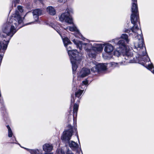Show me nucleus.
<instances>
[{"label":"nucleus","mask_w":154,"mask_h":154,"mask_svg":"<svg viewBox=\"0 0 154 154\" xmlns=\"http://www.w3.org/2000/svg\"><path fill=\"white\" fill-rule=\"evenodd\" d=\"M132 5L131 8L132 13L131 15V23L134 26L131 29L133 34V37L135 38V42L134 43L135 50H141L143 49V51L145 53L146 48L144 47V42L143 37L140 34H138L139 32L141 31L137 25L139 23V17L137 3V0H132Z\"/></svg>","instance_id":"obj_2"},{"label":"nucleus","mask_w":154,"mask_h":154,"mask_svg":"<svg viewBox=\"0 0 154 154\" xmlns=\"http://www.w3.org/2000/svg\"><path fill=\"white\" fill-rule=\"evenodd\" d=\"M11 143H16L15 142H11Z\"/></svg>","instance_id":"obj_34"},{"label":"nucleus","mask_w":154,"mask_h":154,"mask_svg":"<svg viewBox=\"0 0 154 154\" xmlns=\"http://www.w3.org/2000/svg\"><path fill=\"white\" fill-rule=\"evenodd\" d=\"M74 13L73 9L71 8H67L64 12L62 13L59 17L60 21H65L69 24L73 23L71 15Z\"/></svg>","instance_id":"obj_7"},{"label":"nucleus","mask_w":154,"mask_h":154,"mask_svg":"<svg viewBox=\"0 0 154 154\" xmlns=\"http://www.w3.org/2000/svg\"><path fill=\"white\" fill-rule=\"evenodd\" d=\"M53 148L52 145L50 144L46 143L43 146V150L46 152H50Z\"/></svg>","instance_id":"obj_16"},{"label":"nucleus","mask_w":154,"mask_h":154,"mask_svg":"<svg viewBox=\"0 0 154 154\" xmlns=\"http://www.w3.org/2000/svg\"><path fill=\"white\" fill-rule=\"evenodd\" d=\"M72 84L73 85L75 86V85H76V82H75L74 81H73V83H72Z\"/></svg>","instance_id":"obj_32"},{"label":"nucleus","mask_w":154,"mask_h":154,"mask_svg":"<svg viewBox=\"0 0 154 154\" xmlns=\"http://www.w3.org/2000/svg\"><path fill=\"white\" fill-rule=\"evenodd\" d=\"M14 140H15V141H17L16 140V139H15V138L14 137Z\"/></svg>","instance_id":"obj_36"},{"label":"nucleus","mask_w":154,"mask_h":154,"mask_svg":"<svg viewBox=\"0 0 154 154\" xmlns=\"http://www.w3.org/2000/svg\"><path fill=\"white\" fill-rule=\"evenodd\" d=\"M64 28L66 30L69 29L71 32H75L77 34V35H75L76 37L79 38L80 36H82L81 34L80 33L79 30L75 25H73L72 27L68 26L66 28Z\"/></svg>","instance_id":"obj_12"},{"label":"nucleus","mask_w":154,"mask_h":154,"mask_svg":"<svg viewBox=\"0 0 154 154\" xmlns=\"http://www.w3.org/2000/svg\"><path fill=\"white\" fill-rule=\"evenodd\" d=\"M4 45H5L4 43L0 42V63L2 62L4 54L7 48V47L6 49H4Z\"/></svg>","instance_id":"obj_15"},{"label":"nucleus","mask_w":154,"mask_h":154,"mask_svg":"<svg viewBox=\"0 0 154 154\" xmlns=\"http://www.w3.org/2000/svg\"><path fill=\"white\" fill-rule=\"evenodd\" d=\"M104 45L105 52L108 54H110L114 50L113 46L109 43H105Z\"/></svg>","instance_id":"obj_13"},{"label":"nucleus","mask_w":154,"mask_h":154,"mask_svg":"<svg viewBox=\"0 0 154 154\" xmlns=\"http://www.w3.org/2000/svg\"><path fill=\"white\" fill-rule=\"evenodd\" d=\"M47 11L49 14L54 15L56 14V11L54 8L51 6H49L47 8Z\"/></svg>","instance_id":"obj_17"},{"label":"nucleus","mask_w":154,"mask_h":154,"mask_svg":"<svg viewBox=\"0 0 154 154\" xmlns=\"http://www.w3.org/2000/svg\"><path fill=\"white\" fill-rule=\"evenodd\" d=\"M58 2L60 3H63L65 2V0H58Z\"/></svg>","instance_id":"obj_30"},{"label":"nucleus","mask_w":154,"mask_h":154,"mask_svg":"<svg viewBox=\"0 0 154 154\" xmlns=\"http://www.w3.org/2000/svg\"><path fill=\"white\" fill-rule=\"evenodd\" d=\"M68 127L69 129L64 131L61 137V139L66 143L68 142L71 139L73 132L72 127L71 125H69Z\"/></svg>","instance_id":"obj_8"},{"label":"nucleus","mask_w":154,"mask_h":154,"mask_svg":"<svg viewBox=\"0 0 154 154\" xmlns=\"http://www.w3.org/2000/svg\"><path fill=\"white\" fill-rule=\"evenodd\" d=\"M77 137L78 139V140L79 141V137H78V136H77Z\"/></svg>","instance_id":"obj_35"},{"label":"nucleus","mask_w":154,"mask_h":154,"mask_svg":"<svg viewBox=\"0 0 154 154\" xmlns=\"http://www.w3.org/2000/svg\"><path fill=\"white\" fill-rule=\"evenodd\" d=\"M69 56L71 62L72 64V68L73 74L77 68V62L81 59L82 54L77 51L76 50H72L70 44L65 46Z\"/></svg>","instance_id":"obj_5"},{"label":"nucleus","mask_w":154,"mask_h":154,"mask_svg":"<svg viewBox=\"0 0 154 154\" xmlns=\"http://www.w3.org/2000/svg\"><path fill=\"white\" fill-rule=\"evenodd\" d=\"M77 100H78V101H79V98L77 99Z\"/></svg>","instance_id":"obj_37"},{"label":"nucleus","mask_w":154,"mask_h":154,"mask_svg":"<svg viewBox=\"0 0 154 154\" xmlns=\"http://www.w3.org/2000/svg\"><path fill=\"white\" fill-rule=\"evenodd\" d=\"M104 56H105V54H103V57H104Z\"/></svg>","instance_id":"obj_38"},{"label":"nucleus","mask_w":154,"mask_h":154,"mask_svg":"<svg viewBox=\"0 0 154 154\" xmlns=\"http://www.w3.org/2000/svg\"><path fill=\"white\" fill-rule=\"evenodd\" d=\"M146 66L147 69L150 70L154 74V67L153 64L146 65Z\"/></svg>","instance_id":"obj_23"},{"label":"nucleus","mask_w":154,"mask_h":154,"mask_svg":"<svg viewBox=\"0 0 154 154\" xmlns=\"http://www.w3.org/2000/svg\"><path fill=\"white\" fill-rule=\"evenodd\" d=\"M50 26L56 30L59 34L61 36V33L59 30L60 29V24H57L56 25H55L53 23H51Z\"/></svg>","instance_id":"obj_18"},{"label":"nucleus","mask_w":154,"mask_h":154,"mask_svg":"<svg viewBox=\"0 0 154 154\" xmlns=\"http://www.w3.org/2000/svg\"><path fill=\"white\" fill-rule=\"evenodd\" d=\"M43 11L39 9L34 10L32 13L35 20L37 21L38 19V16L43 14Z\"/></svg>","instance_id":"obj_14"},{"label":"nucleus","mask_w":154,"mask_h":154,"mask_svg":"<svg viewBox=\"0 0 154 154\" xmlns=\"http://www.w3.org/2000/svg\"><path fill=\"white\" fill-rule=\"evenodd\" d=\"M103 48L101 44H97L96 45V47H93V50L96 53V51H101L102 50Z\"/></svg>","instance_id":"obj_20"},{"label":"nucleus","mask_w":154,"mask_h":154,"mask_svg":"<svg viewBox=\"0 0 154 154\" xmlns=\"http://www.w3.org/2000/svg\"><path fill=\"white\" fill-rule=\"evenodd\" d=\"M120 38L122 39L118 41L119 38H118L112 40V42L115 44L116 50L114 52V55L119 57L122 54L124 55L125 59H130L128 62H135L136 59L134 57L133 54L126 45V43L128 44L130 41L128 35L126 34H122L121 35Z\"/></svg>","instance_id":"obj_3"},{"label":"nucleus","mask_w":154,"mask_h":154,"mask_svg":"<svg viewBox=\"0 0 154 154\" xmlns=\"http://www.w3.org/2000/svg\"><path fill=\"white\" fill-rule=\"evenodd\" d=\"M90 73L89 69L86 68H82L78 73V77L84 78Z\"/></svg>","instance_id":"obj_10"},{"label":"nucleus","mask_w":154,"mask_h":154,"mask_svg":"<svg viewBox=\"0 0 154 154\" xmlns=\"http://www.w3.org/2000/svg\"><path fill=\"white\" fill-rule=\"evenodd\" d=\"M63 41L65 46L67 45L68 44L69 45L71 44V42L70 40L67 38H64L63 39Z\"/></svg>","instance_id":"obj_24"},{"label":"nucleus","mask_w":154,"mask_h":154,"mask_svg":"<svg viewBox=\"0 0 154 154\" xmlns=\"http://www.w3.org/2000/svg\"><path fill=\"white\" fill-rule=\"evenodd\" d=\"M88 82L87 80H85L82 82V86H83V85H88Z\"/></svg>","instance_id":"obj_28"},{"label":"nucleus","mask_w":154,"mask_h":154,"mask_svg":"<svg viewBox=\"0 0 154 154\" xmlns=\"http://www.w3.org/2000/svg\"><path fill=\"white\" fill-rule=\"evenodd\" d=\"M69 118H70V119H72V116L71 115H69L68 117V121H69L70 120H69Z\"/></svg>","instance_id":"obj_31"},{"label":"nucleus","mask_w":154,"mask_h":154,"mask_svg":"<svg viewBox=\"0 0 154 154\" xmlns=\"http://www.w3.org/2000/svg\"><path fill=\"white\" fill-rule=\"evenodd\" d=\"M57 152V154H65L64 150L62 149H58ZM66 154H74L72 153V152L69 149H68L66 151Z\"/></svg>","instance_id":"obj_19"},{"label":"nucleus","mask_w":154,"mask_h":154,"mask_svg":"<svg viewBox=\"0 0 154 154\" xmlns=\"http://www.w3.org/2000/svg\"><path fill=\"white\" fill-rule=\"evenodd\" d=\"M7 127L8 131V136L10 137H11L13 135L12 131L8 125L7 126Z\"/></svg>","instance_id":"obj_26"},{"label":"nucleus","mask_w":154,"mask_h":154,"mask_svg":"<svg viewBox=\"0 0 154 154\" xmlns=\"http://www.w3.org/2000/svg\"><path fill=\"white\" fill-rule=\"evenodd\" d=\"M20 0H13L12 4V5H14V7H16V5L17 3H18Z\"/></svg>","instance_id":"obj_27"},{"label":"nucleus","mask_w":154,"mask_h":154,"mask_svg":"<svg viewBox=\"0 0 154 154\" xmlns=\"http://www.w3.org/2000/svg\"><path fill=\"white\" fill-rule=\"evenodd\" d=\"M124 32H125L129 33L130 32V30L127 29H125L124 30Z\"/></svg>","instance_id":"obj_29"},{"label":"nucleus","mask_w":154,"mask_h":154,"mask_svg":"<svg viewBox=\"0 0 154 154\" xmlns=\"http://www.w3.org/2000/svg\"><path fill=\"white\" fill-rule=\"evenodd\" d=\"M66 143H68L69 146L73 151H77L80 149L78 144L74 141L69 140Z\"/></svg>","instance_id":"obj_11"},{"label":"nucleus","mask_w":154,"mask_h":154,"mask_svg":"<svg viewBox=\"0 0 154 154\" xmlns=\"http://www.w3.org/2000/svg\"><path fill=\"white\" fill-rule=\"evenodd\" d=\"M106 69V66L105 64H99L94 65V66L91 69V71L94 72L105 70Z\"/></svg>","instance_id":"obj_9"},{"label":"nucleus","mask_w":154,"mask_h":154,"mask_svg":"<svg viewBox=\"0 0 154 154\" xmlns=\"http://www.w3.org/2000/svg\"><path fill=\"white\" fill-rule=\"evenodd\" d=\"M17 9L18 10L20 11V13L17 11H16L15 12H16L17 11L19 13V14L20 15V16L22 17L23 20L24 18V17L26 15H25L23 17H22L23 16V13H22L23 12V7L22 6H17ZM15 13L14 14H15Z\"/></svg>","instance_id":"obj_22"},{"label":"nucleus","mask_w":154,"mask_h":154,"mask_svg":"<svg viewBox=\"0 0 154 154\" xmlns=\"http://www.w3.org/2000/svg\"><path fill=\"white\" fill-rule=\"evenodd\" d=\"M84 91V90H81L79 89L76 91L75 94V96L78 98H79L82 95Z\"/></svg>","instance_id":"obj_25"},{"label":"nucleus","mask_w":154,"mask_h":154,"mask_svg":"<svg viewBox=\"0 0 154 154\" xmlns=\"http://www.w3.org/2000/svg\"><path fill=\"white\" fill-rule=\"evenodd\" d=\"M135 42V40L134 41V43ZM134 51L137 53L138 54L137 57H136L135 58V59H135L136 60V61L134 62H128V61L129 60H130V59H128L127 60L126 59H125V57L124 56V55H123L122 54H121L120 55L122 54L123 56V57L122 58H124L125 60H123L122 62L119 63H116L115 62H112L111 63V65L112 67H119L120 65H126L128 63H136L138 61H139L141 59H142V60L143 61H144L145 63V64L143 65L145 66L146 68V65H148L149 64V65H150L151 64H152V63H151L150 62V64L148 63V64H146V63L147 62H148L149 61H150V60L148 57V56L147 55V54L146 52V50L145 53H144V52L143 51V50H135V47H134Z\"/></svg>","instance_id":"obj_4"},{"label":"nucleus","mask_w":154,"mask_h":154,"mask_svg":"<svg viewBox=\"0 0 154 154\" xmlns=\"http://www.w3.org/2000/svg\"><path fill=\"white\" fill-rule=\"evenodd\" d=\"M79 107V105L76 103H75L73 107V117L74 118V116H77V113Z\"/></svg>","instance_id":"obj_21"},{"label":"nucleus","mask_w":154,"mask_h":154,"mask_svg":"<svg viewBox=\"0 0 154 154\" xmlns=\"http://www.w3.org/2000/svg\"><path fill=\"white\" fill-rule=\"evenodd\" d=\"M72 41L80 50H81L82 48H83L89 57H94L95 56V52L93 50V47L91 44L82 43L81 41L75 39H73Z\"/></svg>","instance_id":"obj_6"},{"label":"nucleus","mask_w":154,"mask_h":154,"mask_svg":"<svg viewBox=\"0 0 154 154\" xmlns=\"http://www.w3.org/2000/svg\"><path fill=\"white\" fill-rule=\"evenodd\" d=\"M23 23V18L16 11L14 14L12 18L9 19L8 21L5 23L2 28L3 32L5 35H2V39L0 42L4 43L5 45L3 49H6L8 47L10 40L17 31L22 27L21 24Z\"/></svg>","instance_id":"obj_1"},{"label":"nucleus","mask_w":154,"mask_h":154,"mask_svg":"<svg viewBox=\"0 0 154 154\" xmlns=\"http://www.w3.org/2000/svg\"><path fill=\"white\" fill-rule=\"evenodd\" d=\"M71 102L74 103L75 101L74 99V98H73L71 100Z\"/></svg>","instance_id":"obj_33"}]
</instances>
